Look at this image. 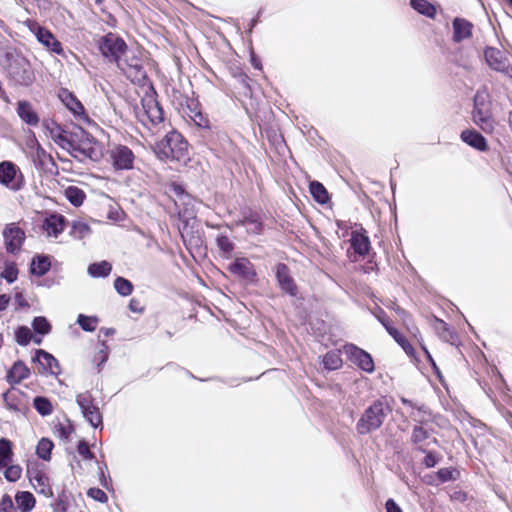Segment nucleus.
<instances>
[{
  "instance_id": "obj_51",
  "label": "nucleus",
  "mask_w": 512,
  "mask_h": 512,
  "mask_svg": "<svg viewBox=\"0 0 512 512\" xmlns=\"http://www.w3.org/2000/svg\"><path fill=\"white\" fill-rule=\"evenodd\" d=\"M108 356V346L105 341H102L99 351L94 356V362H96L97 366L100 367L108 360Z\"/></svg>"
},
{
  "instance_id": "obj_26",
  "label": "nucleus",
  "mask_w": 512,
  "mask_h": 512,
  "mask_svg": "<svg viewBox=\"0 0 512 512\" xmlns=\"http://www.w3.org/2000/svg\"><path fill=\"white\" fill-rule=\"evenodd\" d=\"M472 28L473 25L469 21L463 18H455L453 21V40L455 42H461L470 38Z\"/></svg>"
},
{
  "instance_id": "obj_17",
  "label": "nucleus",
  "mask_w": 512,
  "mask_h": 512,
  "mask_svg": "<svg viewBox=\"0 0 512 512\" xmlns=\"http://www.w3.org/2000/svg\"><path fill=\"white\" fill-rule=\"evenodd\" d=\"M484 57L486 63L493 70L502 72L504 74L509 73V61L508 58L504 55V53L496 48L488 47L484 51Z\"/></svg>"
},
{
  "instance_id": "obj_41",
  "label": "nucleus",
  "mask_w": 512,
  "mask_h": 512,
  "mask_svg": "<svg viewBox=\"0 0 512 512\" xmlns=\"http://www.w3.org/2000/svg\"><path fill=\"white\" fill-rule=\"evenodd\" d=\"M91 229L89 225L82 221H75L73 222L72 229H71V235L76 239H84L88 235H90Z\"/></svg>"
},
{
  "instance_id": "obj_54",
  "label": "nucleus",
  "mask_w": 512,
  "mask_h": 512,
  "mask_svg": "<svg viewBox=\"0 0 512 512\" xmlns=\"http://www.w3.org/2000/svg\"><path fill=\"white\" fill-rule=\"evenodd\" d=\"M425 454H426V456L423 459V465L426 468L434 467L441 459V457L437 453L432 452V451L427 450V452Z\"/></svg>"
},
{
  "instance_id": "obj_35",
  "label": "nucleus",
  "mask_w": 512,
  "mask_h": 512,
  "mask_svg": "<svg viewBox=\"0 0 512 512\" xmlns=\"http://www.w3.org/2000/svg\"><path fill=\"white\" fill-rule=\"evenodd\" d=\"M3 401L7 409L15 412L22 410L19 393L9 390L2 395Z\"/></svg>"
},
{
  "instance_id": "obj_32",
  "label": "nucleus",
  "mask_w": 512,
  "mask_h": 512,
  "mask_svg": "<svg viewBox=\"0 0 512 512\" xmlns=\"http://www.w3.org/2000/svg\"><path fill=\"white\" fill-rule=\"evenodd\" d=\"M410 5L414 10L426 17L434 18L436 15L434 5L427 0H411Z\"/></svg>"
},
{
  "instance_id": "obj_7",
  "label": "nucleus",
  "mask_w": 512,
  "mask_h": 512,
  "mask_svg": "<svg viewBox=\"0 0 512 512\" xmlns=\"http://www.w3.org/2000/svg\"><path fill=\"white\" fill-rule=\"evenodd\" d=\"M98 47L101 54L114 63H117L128 50L125 41L114 33H108L101 37Z\"/></svg>"
},
{
  "instance_id": "obj_61",
  "label": "nucleus",
  "mask_w": 512,
  "mask_h": 512,
  "mask_svg": "<svg viewBox=\"0 0 512 512\" xmlns=\"http://www.w3.org/2000/svg\"><path fill=\"white\" fill-rule=\"evenodd\" d=\"M33 479L38 483V485L41 487V492L42 493H45V490L48 486V478L42 474V473H37Z\"/></svg>"
},
{
  "instance_id": "obj_57",
  "label": "nucleus",
  "mask_w": 512,
  "mask_h": 512,
  "mask_svg": "<svg viewBox=\"0 0 512 512\" xmlns=\"http://www.w3.org/2000/svg\"><path fill=\"white\" fill-rule=\"evenodd\" d=\"M454 470L450 468H441L437 472V476L441 482H448L451 480H455Z\"/></svg>"
},
{
  "instance_id": "obj_25",
  "label": "nucleus",
  "mask_w": 512,
  "mask_h": 512,
  "mask_svg": "<svg viewBox=\"0 0 512 512\" xmlns=\"http://www.w3.org/2000/svg\"><path fill=\"white\" fill-rule=\"evenodd\" d=\"M30 376L29 368L22 361H16L7 372L6 380L10 384H18Z\"/></svg>"
},
{
  "instance_id": "obj_11",
  "label": "nucleus",
  "mask_w": 512,
  "mask_h": 512,
  "mask_svg": "<svg viewBox=\"0 0 512 512\" xmlns=\"http://www.w3.org/2000/svg\"><path fill=\"white\" fill-rule=\"evenodd\" d=\"M23 176L19 168L11 161L0 163V183L13 190L18 191L23 186Z\"/></svg>"
},
{
  "instance_id": "obj_43",
  "label": "nucleus",
  "mask_w": 512,
  "mask_h": 512,
  "mask_svg": "<svg viewBox=\"0 0 512 512\" xmlns=\"http://www.w3.org/2000/svg\"><path fill=\"white\" fill-rule=\"evenodd\" d=\"M77 323L84 331L93 332L97 327L98 318L95 316H86L83 314H79L77 318Z\"/></svg>"
},
{
  "instance_id": "obj_50",
  "label": "nucleus",
  "mask_w": 512,
  "mask_h": 512,
  "mask_svg": "<svg viewBox=\"0 0 512 512\" xmlns=\"http://www.w3.org/2000/svg\"><path fill=\"white\" fill-rule=\"evenodd\" d=\"M22 468L19 465H10L4 471L5 478L10 482H15L20 479Z\"/></svg>"
},
{
  "instance_id": "obj_39",
  "label": "nucleus",
  "mask_w": 512,
  "mask_h": 512,
  "mask_svg": "<svg viewBox=\"0 0 512 512\" xmlns=\"http://www.w3.org/2000/svg\"><path fill=\"white\" fill-rule=\"evenodd\" d=\"M54 445L51 440L48 438H42L36 447V453L39 456V458L48 461L51 458V452Z\"/></svg>"
},
{
  "instance_id": "obj_37",
  "label": "nucleus",
  "mask_w": 512,
  "mask_h": 512,
  "mask_svg": "<svg viewBox=\"0 0 512 512\" xmlns=\"http://www.w3.org/2000/svg\"><path fill=\"white\" fill-rule=\"evenodd\" d=\"M387 332L402 347L407 355L412 356L414 354L413 346L397 329L394 327H387Z\"/></svg>"
},
{
  "instance_id": "obj_16",
  "label": "nucleus",
  "mask_w": 512,
  "mask_h": 512,
  "mask_svg": "<svg viewBox=\"0 0 512 512\" xmlns=\"http://www.w3.org/2000/svg\"><path fill=\"white\" fill-rule=\"evenodd\" d=\"M432 430L421 425H415L411 433V443L416 450L426 453L431 444H438V440L432 436Z\"/></svg>"
},
{
  "instance_id": "obj_31",
  "label": "nucleus",
  "mask_w": 512,
  "mask_h": 512,
  "mask_svg": "<svg viewBox=\"0 0 512 512\" xmlns=\"http://www.w3.org/2000/svg\"><path fill=\"white\" fill-rule=\"evenodd\" d=\"M112 270V266L108 261L92 263L88 266L87 272L93 278L107 277Z\"/></svg>"
},
{
  "instance_id": "obj_13",
  "label": "nucleus",
  "mask_w": 512,
  "mask_h": 512,
  "mask_svg": "<svg viewBox=\"0 0 512 512\" xmlns=\"http://www.w3.org/2000/svg\"><path fill=\"white\" fill-rule=\"evenodd\" d=\"M59 98L62 103L74 114L76 120L81 124L90 125L92 121L86 114L84 106L68 89H61Z\"/></svg>"
},
{
  "instance_id": "obj_63",
  "label": "nucleus",
  "mask_w": 512,
  "mask_h": 512,
  "mask_svg": "<svg viewBox=\"0 0 512 512\" xmlns=\"http://www.w3.org/2000/svg\"><path fill=\"white\" fill-rule=\"evenodd\" d=\"M385 508L386 512H402L400 506L393 499L386 501Z\"/></svg>"
},
{
  "instance_id": "obj_23",
  "label": "nucleus",
  "mask_w": 512,
  "mask_h": 512,
  "mask_svg": "<svg viewBox=\"0 0 512 512\" xmlns=\"http://www.w3.org/2000/svg\"><path fill=\"white\" fill-rule=\"evenodd\" d=\"M461 140L467 145L478 151H486L488 149L486 139L474 129H466L461 132Z\"/></svg>"
},
{
  "instance_id": "obj_20",
  "label": "nucleus",
  "mask_w": 512,
  "mask_h": 512,
  "mask_svg": "<svg viewBox=\"0 0 512 512\" xmlns=\"http://www.w3.org/2000/svg\"><path fill=\"white\" fill-rule=\"evenodd\" d=\"M34 362H37L41 367L40 373L42 374H53L58 375L60 373V367L57 359L50 353L39 349L36 350V355L33 358Z\"/></svg>"
},
{
  "instance_id": "obj_49",
  "label": "nucleus",
  "mask_w": 512,
  "mask_h": 512,
  "mask_svg": "<svg viewBox=\"0 0 512 512\" xmlns=\"http://www.w3.org/2000/svg\"><path fill=\"white\" fill-rule=\"evenodd\" d=\"M55 434L64 440H68L70 435L74 432V428L71 423H58L54 426Z\"/></svg>"
},
{
  "instance_id": "obj_44",
  "label": "nucleus",
  "mask_w": 512,
  "mask_h": 512,
  "mask_svg": "<svg viewBox=\"0 0 512 512\" xmlns=\"http://www.w3.org/2000/svg\"><path fill=\"white\" fill-rule=\"evenodd\" d=\"M35 141V151L32 153V160L36 167H43L45 165L46 160H50V156L46 153V151L40 146V144Z\"/></svg>"
},
{
  "instance_id": "obj_8",
  "label": "nucleus",
  "mask_w": 512,
  "mask_h": 512,
  "mask_svg": "<svg viewBox=\"0 0 512 512\" xmlns=\"http://www.w3.org/2000/svg\"><path fill=\"white\" fill-rule=\"evenodd\" d=\"M116 64L126 77L131 80V82L140 83L146 78V72L143 67L142 60L133 52H129L127 50Z\"/></svg>"
},
{
  "instance_id": "obj_42",
  "label": "nucleus",
  "mask_w": 512,
  "mask_h": 512,
  "mask_svg": "<svg viewBox=\"0 0 512 512\" xmlns=\"http://www.w3.org/2000/svg\"><path fill=\"white\" fill-rule=\"evenodd\" d=\"M114 288L121 296H129L133 291V284L124 277H117L114 281Z\"/></svg>"
},
{
  "instance_id": "obj_5",
  "label": "nucleus",
  "mask_w": 512,
  "mask_h": 512,
  "mask_svg": "<svg viewBox=\"0 0 512 512\" xmlns=\"http://www.w3.org/2000/svg\"><path fill=\"white\" fill-rule=\"evenodd\" d=\"M135 116L145 127L157 126L164 120V112L152 94L141 100V105L134 108Z\"/></svg>"
},
{
  "instance_id": "obj_4",
  "label": "nucleus",
  "mask_w": 512,
  "mask_h": 512,
  "mask_svg": "<svg viewBox=\"0 0 512 512\" xmlns=\"http://www.w3.org/2000/svg\"><path fill=\"white\" fill-rule=\"evenodd\" d=\"M81 139H74L73 147L69 150L72 157L79 161L87 159L97 162L102 159L104 149L102 143L92 137H89L82 129H80Z\"/></svg>"
},
{
  "instance_id": "obj_9",
  "label": "nucleus",
  "mask_w": 512,
  "mask_h": 512,
  "mask_svg": "<svg viewBox=\"0 0 512 512\" xmlns=\"http://www.w3.org/2000/svg\"><path fill=\"white\" fill-rule=\"evenodd\" d=\"M76 402L85 420L94 428L103 426V418L99 407L94 403L90 392L80 393L76 396Z\"/></svg>"
},
{
  "instance_id": "obj_47",
  "label": "nucleus",
  "mask_w": 512,
  "mask_h": 512,
  "mask_svg": "<svg viewBox=\"0 0 512 512\" xmlns=\"http://www.w3.org/2000/svg\"><path fill=\"white\" fill-rule=\"evenodd\" d=\"M16 342L21 346H26L32 339L31 330L26 326H21L15 333Z\"/></svg>"
},
{
  "instance_id": "obj_55",
  "label": "nucleus",
  "mask_w": 512,
  "mask_h": 512,
  "mask_svg": "<svg viewBox=\"0 0 512 512\" xmlns=\"http://www.w3.org/2000/svg\"><path fill=\"white\" fill-rule=\"evenodd\" d=\"M87 494L89 497L93 498L94 500H96L98 502L106 503L108 501V497H107L106 493L99 488H90L88 490Z\"/></svg>"
},
{
  "instance_id": "obj_24",
  "label": "nucleus",
  "mask_w": 512,
  "mask_h": 512,
  "mask_svg": "<svg viewBox=\"0 0 512 512\" xmlns=\"http://www.w3.org/2000/svg\"><path fill=\"white\" fill-rule=\"evenodd\" d=\"M229 271L244 279H252L255 276L251 262L246 258H238L229 265Z\"/></svg>"
},
{
  "instance_id": "obj_28",
  "label": "nucleus",
  "mask_w": 512,
  "mask_h": 512,
  "mask_svg": "<svg viewBox=\"0 0 512 512\" xmlns=\"http://www.w3.org/2000/svg\"><path fill=\"white\" fill-rule=\"evenodd\" d=\"M350 242L355 253L361 256H365L369 252L370 241L366 235L357 231H353L351 234Z\"/></svg>"
},
{
  "instance_id": "obj_21",
  "label": "nucleus",
  "mask_w": 512,
  "mask_h": 512,
  "mask_svg": "<svg viewBox=\"0 0 512 512\" xmlns=\"http://www.w3.org/2000/svg\"><path fill=\"white\" fill-rule=\"evenodd\" d=\"M236 225L247 227V231L255 235L261 234L263 231L260 214L250 209L242 212V219L238 220Z\"/></svg>"
},
{
  "instance_id": "obj_10",
  "label": "nucleus",
  "mask_w": 512,
  "mask_h": 512,
  "mask_svg": "<svg viewBox=\"0 0 512 512\" xmlns=\"http://www.w3.org/2000/svg\"><path fill=\"white\" fill-rule=\"evenodd\" d=\"M134 160L133 151L125 145H114L108 150V162L115 171L133 169Z\"/></svg>"
},
{
  "instance_id": "obj_19",
  "label": "nucleus",
  "mask_w": 512,
  "mask_h": 512,
  "mask_svg": "<svg viewBox=\"0 0 512 512\" xmlns=\"http://www.w3.org/2000/svg\"><path fill=\"white\" fill-rule=\"evenodd\" d=\"M49 130L50 137L53 141L58 144L61 148L67 150H71L73 147V141L77 137V133H69L66 130L62 129L61 126L52 122L50 125H47Z\"/></svg>"
},
{
  "instance_id": "obj_18",
  "label": "nucleus",
  "mask_w": 512,
  "mask_h": 512,
  "mask_svg": "<svg viewBox=\"0 0 512 512\" xmlns=\"http://www.w3.org/2000/svg\"><path fill=\"white\" fill-rule=\"evenodd\" d=\"M66 218L58 213L47 215L42 222V230L47 237L57 238L65 229Z\"/></svg>"
},
{
  "instance_id": "obj_2",
  "label": "nucleus",
  "mask_w": 512,
  "mask_h": 512,
  "mask_svg": "<svg viewBox=\"0 0 512 512\" xmlns=\"http://www.w3.org/2000/svg\"><path fill=\"white\" fill-rule=\"evenodd\" d=\"M471 116L473 123L484 133L491 134L494 132L497 122L492 115L491 102L485 90L476 92Z\"/></svg>"
},
{
  "instance_id": "obj_46",
  "label": "nucleus",
  "mask_w": 512,
  "mask_h": 512,
  "mask_svg": "<svg viewBox=\"0 0 512 512\" xmlns=\"http://www.w3.org/2000/svg\"><path fill=\"white\" fill-rule=\"evenodd\" d=\"M18 272L19 271L15 263H6L4 270L1 272V278L11 284L17 280Z\"/></svg>"
},
{
  "instance_id": "obj_34",
  "label": "nucleus",
  "mask_w": 512,
  "mask_h": 512,
  "mask_svg": "<svg viewBox=\"0 0 512 512\" xmlns=\"http://www.w3.org/2000/svg\"><path fill=\"white\" fill-rule=\"evenodd\" d=\"M310 193L320 204H325L329 200V195L324 185L318 181H312L309 185Z\"/></svg>"
},
{
  "instance_id": "obj_59",
  "label": "nucleus",
  "mask_w": 512,
  "mask_h": 512,
  "mask_svg": "<svg viewBox=\"0 0 512 512\" xmlns=\"http://www.w3.org/2000/svg\"><path fill=\"white\" fill-rule=\"evenodd\" d=\"M78 453L84 458V459H92L93 454L89 449L88 444L85 441H80L77 447Z\"/></svg>"
},
{
  "instance_id": "obj_29",
  "label": "nucleus",
  "mask_w": 512,
  "mask_h": 512,
  "mask_svg": "<svg viewBox=\"0 0 512 512\" xmlns=\"http://www.w3.org/2000/svg\"><path fill=\"white\" fill-rule=\"evenodd\" d=\"M433 329L437 333V335L444 341L454 344L456 340V334L453 330L450 329L447 323L443 320L434 318L433 320Z\"/></svg>"
},
{
  "instance_id": "obj_14",
  "label": "nucleus",
  "mask_w": 512,
  "mask_h": 512,
  "mask_svg": "<svg viewBox=\"0 0 512 512\" xmlns=\"http://www.w3.org/2000/svg\"><path fill=\"white\" fill-rule=\"evenodd\" d=\"M345 353L350 360L356 364L361 370L372 373L375 369L374 361L371 355L354 344H348L344 347Z\"/></svg>"
},
{
  "instance_id": "obj_48",
  "label": "nucleus",
  "mask_w": 512,
  "mask_h": 512,
  "mask_svg": "<svg viewBox=\"0 0 512 512\" xmlns=\"http://www.w3.org/2000/svg\"><path fill=\"white\" fill-rule=\"evenodd\" d=\"M216 244L220 251L225 256H230L231 252L234 249V244L230 241V239L227 236L219 235L216 238Z\"/></svg>"
},
{
  "instance_id": "obj_36",
  "label": "nucleus",
  "mask_w": 512,
  "mask_h": 512,
  "mask_svg": "<svg viewBox=\"0 0 512 512\" xmlns=\"http://www.w3.org/2000/svg\"><path fill=\"white\" fill-rule=\"evenodd\" d=\"M64 194L67 200L76 207L82 205L86 197L84 191L76 186L67 187Z\"/></svg>"
},
{
  "instance_id": "obj_12",
  "label": "nucleus",
  "mask_w": 512,
  "mask_h": 512,
  "mask_svg": "<svg viewBox=\"0 0 512 512\" xmlns=\"http://www.w3.org/2000/svg\"><path fill=\"white\" fill-rule=\"evenodd\" d=\"M6 251L10 254L20 252L25 241V232L16 223H9L3 230Z\"/></svg>"
},
{
  "instance_id": "obj_6",
  "label": "nucleus",
  "mask_w": 512,
  "mask_h": 512,
  "mask_svg": "<svg viewBox=\"0 0 512 512\" xmlns=\"http://www.w3.org/2000/svg\"><path fill=\"white\" fill-rule=\"evenodd\" d=\"M6 70L9 79L15 85L29 86L35 80L31 64L24 57H15L9 60Z\"/></svg>"
},
{
  "instance_id": "obj_30",
  "label": "nucleus",
  "mask_w": 512,
  "mask_h": 512,
  "mask_svg": "<svg viewBox=\"0 0 512 512\" xmlns=\"http://www.w3.org/2000/svg\"><path fill=\"white\" fill-rule=\"evenodd\" d=\"M51 266V262L48 256L38 255L33 258L31 263V273L37 276H43L46 274Z\"/></svg>"
},
{
  "instance_id": "obj_64",
  "label": "nucleus",
  "mask_w": 512,
  "mask_h": 512,
  "mask_svg": "<svg viewBox=\"0 0 512 512\" xmlns=\"http://www.w3.org/2000/svg\"><path fill=\"white\" fill-rule=\"evenodd\" d=\"M10 299L11 298L9 295L0 294V312L4 311L7 308L8 304L10 302Z\"/></svg>"
},
{
  "instance_id": "obj_38",
  "label": "nucleus",
  "mask_w": 512,
  "mask_h": 512,
  "mask_svg": "<svg viewBox=\"0 0 512 512\" xmlns=\"http://www.w3.org/2000/svg\"><path fill=\"white\" fill-rule=\"evenodd\" d=\"M34 408L42 416H48L53 412L50 400L43 396H37L33 400Z\"/></svg>"
},
{
  "instance_id": "obj_1",
  "label": "nucleus",
  "mask_w": 512,
  "mask_h": 512,
  "mask_svg": "<svg viewBox=\"0 0 512 512\" xmlns=\"http://www.w3.org/2000/svg\"><path fill=\"white\" fill-rule=\"evenodd\" d=\"M154 152L162 161H185L188 158V143L179 132L173 130L155 144Z\"/></svg>"
},
{
  "instance_id": "obj_27",
  "label": "nucleus",
  "mask_w": 512,
  "mask_h": 512,
  "mask_svg": "<svg viewBox=\"0 0 512 512\" xmlns=\"http://www.w3.org/2000/svg\"><path fill=\"white\" fill-rule=\"evenodd\" d=\"M18 116L26 124L36 126L39 123V117L34 111L32 105L27 101H19L17 106Z\"/></svg>"
},
{
  "instance_id": "obj_60",
  "label": "nucleus",
  "mask_w": 512,
  "mask_h": 512,
  "mask_svg": "<svg viewBox=\"0 0 512 512\" xmlns=\"http://www.w3.org/2000/svg\"><path fill=\"white\" fill-rule=\"evenodd\" d=\"M129 309L130 311L134 313H143L144 312V306L142 305L141 301L136 298H132L129 302Z\"/></svg>"
},
{
  "instance_id": "obj_40",
  "label": "nucleus",
  "mask_w": 512,
  "mask_h": 512,
  "mask_svg": "<svg viewBox=\"0 0 512 512\" xmlns=\"http://www.w3.org/2000/svg\"><path fill=\"white\" fill-rule=\"evenodd\" d=\"M323 364L328 370H336L342 366V359L339 353L329 351L323 357Z\"/></svg>"
},
{
  "instance_id": "obj_3",
  "label": "nucleus",
  "mask_w": 512,
  "mask_h": 512,
  "mask_svg": "<svg viewBox=\"0 0 512 512\" xmlns=\"http://www.w3.org/2000/svg\"><path fill=\"white\" fill-rule=\"evenodd\" d=\"M389 412L390 407L384 400L374 401L358 420L356 424L357 432L365 435L379 429Z\"/></svg>"
},
{
  "instance_id": "obj_62",
  "label": "nucleus",
  "mask_w": 512,
  "mask_h": 512,
  "mask_svg": "<svg viewBox=\"0 0 512 512\" xmlns=\"http://www.w3.org/2000/svg\"><path fill=\"white\" fill-rule=\"evenodd\" d=\"M374 315L381 322V324L385 327L386 330L387 327H392L383 309L378 308Z\"/></svg>"
},
{
  "instance_id": "obj_22",
  "label": "nucleus",
  "mask_w": 512,
  "mask_h": 512,
  "mask_svg": "<svg viewBox=\"0 0 512 512\" xmlns=\"http://www.w3.org/2000/svg\"><path fill=\"white\" fill-rule=\"evenodd\" d=\"M276 278L282 291L288 293L291 296L297 294V286L290 276L289 268L283 263H279L276 266Z\"/></svg>"
},
{
  "instance_id": "obj_45",
  "label": "nucleus",
  "mask_w": 512,
  "mask_h": 512,
  "mask_svg": "<svg viewBox=\"0 0 512 512\" xmlns=\"http://www.w3.org/2000/svg\"><path fill=\"white\" fill-rule=\"evenodd\" d=\"M32 327L36 333L46 335L51 330V325L45 317H35L32 322Z\"/></svg>"
},
{
  "instance_id": "obj_56",
  "label": "nucleus",
  "mask_w": 512,
  "mask_h": 512,
  "mask_svg": "<svg viewBox=\"0 0 512 512\" xmlns=\"http://www.w3.org/2000/svg\"><path fill=\"white\" fill-rule=\"evenodd\" d=\"M0 457H12V444L8 439H0Z\"/></svg>"
},
{
  "instance_id": "obj_58",
  "label": "nucleus",
  "mask_w": 512,
  "mask_h": 512,
  "mask_svg": "<svg viewBox=\"0 0 512 512\" xmlns=\"http://www.w3.org/2000/svg\"><path fill=\"white\" fill-rule=\"evenodd\" d=\"M14 506L12 499L8 495H4L0 500V512H13Z\"/></svg>"
},
{
  "instance_id": "obj_15",
  "label": "nucleus",
  "mask_w": 512,
  "mask_h": 512,
  "mask_svg": "<svg viewBox=\"0 0 512 512\" xmlns=\"http://www.w3.org/2000/svg\"><path fill=\"white\" fill-rule=\"evenodd\" d=\"M31 32L35 35L36 39L49 51L54 52L56 54H62L63 49L61 43L56 39V37L52 34L48 29L39 26L36 23H31L29 25Z\"/></svg>"
},
{
  "instance_id": "obj_53",
  "label": "nucleus",
  "mask_w": 512,
  "mask_h": 512,
  "mask_svg": "<svg viewBox=\"0 0 512 512\" xmlns=\"http://www.w3.org/2000/svg\"><path fill=\"white\" fill-rule=\"evenodd\" d=\"M190 119L200 128H209V119L202 112L188 114Z\"/></svg>"
},
{
  "instance_id": "obj_33",
  "label": "nucleus",
  "mask_w": 512,
  "mask_h": 512,
  "mask_svg": "<svg viewBox=\"0 0 512 512\" xmlns=\"http://www.w3.org/2000/svg\"><path fill=\"white\" fill-rule=\"evenodd\" d=\"M35 502V498L30 492H19L16 495V503L22 512H30L34 508Z\"/></svg>"
},
{
  "instance_id": "obj_52",
  "label": "nucleus",
  "mask_w": 512,
  "mask_h": 512,
  "mask_svg": "<svg viewBox=\"0 0 512 512\" xmlns=\"http://www.w3.org/2000/svg\"><path fill=\"white\" fill-rule=\"evenodd\" d=\"M428 413V410L425 406H421L417 408L416 412H412L410 417L417 423L416 425L424 426L427 422V418L425 417Z\"/></svg>"
}]
</instances>
